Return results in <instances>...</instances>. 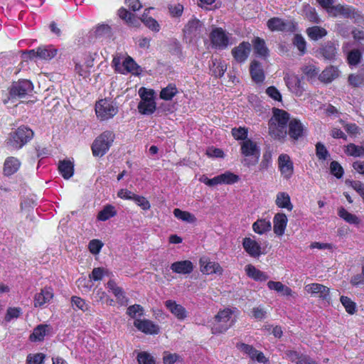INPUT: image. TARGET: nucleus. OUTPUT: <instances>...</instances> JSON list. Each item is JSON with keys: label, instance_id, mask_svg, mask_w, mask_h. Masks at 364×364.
<instances>
[{"label": "nucleus", "instance_id": "1", "mask_svg": "<svg viewBox=\"0 0 364 364\" xmlns=\"http://www.w3.org/2000/svg\"><path fill=\"white\" fill-rule=\"evenodd\" d=\"M289 114L284 110L274 108L273 117L269 122V133L274 139H283L287 134V124Z\"/></svg>", "mask_w": 364, "mask_h": 364}, {"label": "nucleus", "instance_id": "2", "mask_svg": "<svg viewBox=\"0 0 364 364\" xmlns=\"http://www.w3.org/2000/svg\"><path fill=\"white\" fill-rule=\"evenodd\" d=\"M33 136V132L27 127L21 126L9 134L7 146L13 149H20Z\"/></svg>", "mask_w": 364, "mask_h": 364}, {"label": "nucleus", "instance_id": "3", "mask_svg": "<svg viewBox=\"0 0 364 364\" xmlns=\"http://www.w3.org/2000/svg\"><path fill=\"white\" fill-rule=\"evenodd\" d=\"M115 139V134L111 130H106L100 134L92 144V151L95 156H104L112 146Z\"/></svg>", "mask_w": 364, "mask_h": 364}, {"label": "nucleus", "instance_id": "4", "mask_svg": "<svg viewBox=\"0 0 364 364\" xmlns=\"http://www.w3.org/2000/svg\"><path fill=\"white\" fill-rule=\"evenodd\" d=\"M235 321L232 316V311L230 309H224L218 313L215 316V321L212 326L213 333H221L230 328Z\"/></svg>", "mask_w": 364, "mask_h": 364}, {"label": "nucleus", "instance_id": "5", "mask_svg": "<svg viewBox=\"0 0 364 364\" xmlns=\"http://www.w3.org/2000/svg\"><path fill=\"white\" fill-rule=\"evenodd\" d=\"M330 16L337 17L341 16L346 18H352L355 23H359L364 21L361 14L354 7L348 5L337 4L330 10Z\"/></svg>", "mask_w": 364, "mask_h": 364}, {"label": "nucleus", "instance_id": "6", "mask_svg": "<svg viewBox=\"0 0 364 364\" xmlns=\"http://www.w3.org/2000/svg\"><path fill=\"white\" fill-rule=\"evenodd\" d=\"M118 112V108L112 102L102 99L97 102L95 105V113L97 117L101 120H108L112 118Z\"/></svg>", "mask_w": 364, "mask_h": 364}, {"label": "nucleus", "instance_id": "7", "mask_svg": "<svg viewBox=\"0 0 364 364\" xmlns=\"http://www.w3.org/2000/svg\"><path fill=\"white\" fill-rule=\"evenodd\" d=\"M210 40L213 48L224 50L229 45V35L222 28H215L210 33Z\"/></svg>", "mask_w": 364, "mask_h": 364}, {"label": "nucleus", "instance_id": "8", "mask_svg": "<svg viewBox=\"0 0 364 364\" xmlns=\"http://www.w3.org/2000/svg\"><path fill=\"white\" fill-rule=\"evenodd\" d=\"M33 84L27 80H18L12 83L9 89L11 98H23L32 92Z\"/></svg>", "mask_w": 364, "mask_h": 364}, {"label": "nucleus", "instance_id": "9", "mask_svg": "<svg viewBox=\"0 0 364 364\" xmlns=\"http://www.w3.org/2000/svg\"><path fill=\"white\" fill-rule=\"evenodd\" d=\"M287 86L296 96H301L306 90L304 83L302 82V77L294 75H287L284 77Z\"/></svg>", "mask_w": 364, "mask_h": 364}, {"label": "nucleus", "instance_id": "10", "mask_svg": "<svg viewBox=\"0 0 364 364\" xmlns=\"http://www.w3.org/2000/svg\"><path fill=\"white\" fill-rule=\"evenodd\" d=\"M279 171L286 179L291 177L294 173V165L289 155L282 154L278 158Z\"/></svg>", "mask_w": 364, "mask_h": 364}, {"label": "nucleus", "instance_id": "11", "mask_svg": "<svg viewBox=\"0 0 364 364\" xmlns=\"http://www.w3.org/2000/svg\"><path fill=\"white\" fill-rule=\"evenodd\" d=\"M251 51V44L243 41L235 47L231 53L234 59L240 63H244L248 58Z\"/></svg>", "mask_w": 364, "mask_h": 364}, {"label": "nucleus", "instance_id": "12", "mask_svg": "<svg viewBox=\"0 0 364 364\" xmlns=\"http://www.w3.org/2000/svg\"><path fill=\"white\" fill-rule=\"evenodd\" d=\"M200 271L203 274H223V268L221 266L215 262H211L210 259L207 257H202L199 261Z\"/></svg>", "mask_w": 364, "mask_h": 364}, {"label": "nucleus", "instance_id": "13", "mask_svg": "<svg viewBox=\"0 0 364 364\" xmlns=\"http://www.w3.org/2000/svg\"><path fill=\"white\" fill-rule=\"evenodd\" d=\"M236 346L240 351L248 355L252 360H256L259 363H263L267 361L263 353L258 351L252 346L244 343H237Z\"/></svg>", "mask_w": 364, "mask_h": 364}, {"label": "nucleus", "instance_id": "14", "mask_svg": "<svg viewBox=\"0 0 364 364\" xmlns=\"http://www.w3.org/2000/svg\"><path fill=\"white\" fill-rule=\"evenodd\" d=\"M203 23L196 18H193L188 21L183 30L184 36L187 38H192L200 34Z\"/></svg>", "mask_w": 364, "mask_h": 364}, {"label": "nucleus", "instance_id": "15", "mask_svg": "<svg viewBox=\"0 0 364 364\" xmlns=\"http://www.w3.org/2000/svg\"><path fill=\"white\" fill-rule=\"evenodd\" d=\"M304 289L309 294L323 299H328L329 297V288L323 284L313 283L306 285Z\"/></svg>", "mask_w": 364, "mask_h": 364}, {"label": "nucleus", "instance_id": "16", "mask_svg": "<svg viewBox=\"0 0 364 364\" xmlns=\"http://www.w3.org/2000/svg\"><path fill=\"white\" fill-rule=\"evenodd\" d=\"M134 325L138 330L146 334H157L159 331V326L150 320L136 319Z\"/></svg>", "mask_w": 364, "mask_h": 364}, {"label": "nucleus", "instance_id": "17", "mask_svg": "<svg viewBox=\"0 0 364 364\" xmlns=\"http://www.w3.org/2000/svg\"><path fill=\"white\" fill-rule=\"evenodd\" d=\"M241 152L245 156H255L259 158L260 150L256 142L250 139H245L241 144Z\"/></svg>", "mask_w": 364, "mask_h": 364}, {"label": "nucleus", "instance_id": "18", "mask_svg": "<svg viewBox=\"0 0 364 364\" xmlns=\"http://www.w3.org/2000/svg\"><path fill=\"white\" fill-rule=\"evenodd\" d=\"M53 297V291L50 287H44L40 293L34 296V306L41 307L45 304L49 302Z\"/></svg>", "mask_w": 364, "mask_h": 364}, {"label": "nucleus", "instance_id": "19", "mask_svg": "<svg viewBox=\"0 0 364 364\" xmlns=\"http://www.w3.org/2000/svg\"><path fill=\"white\" fill-rule=\"evenodd\" d=\"M304 132V127L302 123L296 119H292L289 122L288 134L293 139L297 140L301 137Z\"/></svg>", "mask_w": 364, "mask_h": 364}, {"label": "nucleus", "instance_id": "20", "mask_svg": "<svg viewBox=\"0 0 364 364\" xmlns=\"http://www.w3.org/2000/svg\"><path fill=\"white\" fill-rule=\"evenodd\" d=\"M193 264L190 260L175 262L171 265V269L177 274H188L193 272Z\"/></svg>", "mask_w": 364, "mask_h": 364}, {"label": "nucleus", "instance_id": "21", "mask_svg": "<svg viewBox=\"0 0 364 364\" xmlns=\"http://www.w3.org/2000/svg\"><path fill=\"white\" fill-rule=\"evenodd\" d=\"M287 217L284 213H277L273 219L274 232L279 236L284 235L287 224Z\"/></svg>", "mask_w": 364, "mask_h": 364}, {"label": "nucleus", "instance_id": "22", "mask_svg": "<svg viewBox=\"0 0 364 364\" xmlns=\"http://www.w3.org/2000/svg\"><path fill=\"white\" fill-rule=\"evenodd\" d=\"M242 245L250 256L257 257L261 255V247L257 241L245 237L243 239Z\"/></svg>", "mask_w": 364, "mask_h": 364}, {"label": "nucleus", "instance_id": "23", "mask_svg": "<svg viewBox=\"0 0 364 364\" xmlns=\"http://www.w3.org/2000/svg\"><path fill=\"white\" fill-rule=\"evenodd\" d=\"M267 25L269 29L272 31H284L291 28L290 23L278 17H274L269 19Z\"/></svg>", "mask_w": 364, "mask_h": 364}, {"label": "nucleus", "instance_id": "24", "mask_svg": "<svg viewBox=\"0 0 364 364\" xmlns=\"http://www.w3.org/2000/svg\"><path fill=\"white\" fill-rule=\"evenodd\" d=\"M339 70L335 66H328L318 75V79L323 83H330L339 76Z\"/></svg>", "mask_w": 364, "mask_h": 364}, {"label": "nucleus", "instance_id": "25", "mask_svg": "<svg viewBox=\"0 0 364 364\" xmlns=\"http://www.w3.org/2000/svg\"><path fill=\"white\" fill-rule=\"evenodd\" d=\"M165 306L179 320H183L187 316L185 308L175 301L167 300Z\"/></svg>", "mask_w": 364, "mask_h": 364}, {"label": "nucleus", "instance_id": "26", "mask_svg": "<svg viewBox=\"0 0 364 364\" xmlns=\"http://www.w3.org/2000/svg\"><path fill=\"white\" fill-rule=\"evenodd\" d=\"M250 71L252 78L255 82H261L264 80V71L262 70L261 64L259 62L253 60L251 63Z\"/></svg>", "mask_w": 364, "mask_h": 364}, {"label": "nucleus", "instance_id": "27", "mask_svg": "<svg viewBox=\"0 0 364 364\" xmlns=\"http://www.w3.org/2000/svg\"><path fill=\"white\" fill-rule=\"evenodd\" d=\"M20 161L14 157H9L4 162V172L6 176H11L16 173L19 167Z\"/></svg>", "mask_w": 364, "mask_h": 364}, {"label": "nucleus", "instance_id": "28", "mask_svg": "<svg viewBox=\"0 0 364 364\" xmlns=\"http://www.w3.org/2000/svg\"><path fill=\"white\" fill-rule=\"evenodd\" d=\"M337 53V48L333 42L328 41L320 49V53L322 56L327 60H332L335 58Z\"/></svg>", "mask_w": 364, "mask_h": 364}, {"label": "nucleus", "instance_id": "29", "mask_svg": "<svg viewBox=\"0 0 364 364\" xmlns=\"http://www.w3.org/2000/svg\"><path fill=\"white\" fill-rule=\"evenodd\" d=\"M139 113L144 115L153 114L156 108L154 100L140 101L137 106Z\"/></svg>", "mask_w": 364, "mask_h": 364}, {"label": "nucleus", "instance_id": "30", "mask_svg": "<svg viewBox=\"0 0 364 364\" xmlns=\"http://www.w3.org/2000/svg\"><path fill=\"white\" fill-rule=\"evenodd\" d=\"M118 15L120 18L124 20L128 25L136 27L139 25V20L134 14L128 11L126 9L121 8L118 11Z\"/></svg>", "mask_w": 364, "mask_h": 364}, {"label": "nucleus", "instance_id": "31", "mask_svg": "<svg viewBox=\"0 0 364 364\" xmlns=\"http://www.w3.org/2000/svg\"><path fill=\"white\" fill-rule=\"evenodd\" d=\"M276 205L282 208H287L288 210L293 209V205L290 200V196L285 192H279L277 195Z\"/></svg>", "mask_w": 364, "mask_h": 364}, {"label": "nucleus", "instance_id": "32", "mask_svg": "<svg viewBox=\"0 0 364 364\" xmlns=\"http://www.w3.org/2000/svg\"><path fill=\"white\" fill-rule=\"evenodd\" d=\"M253 43V48L255 53L262 57V58H267L269 55V50L268 48L266 46L265 42L263 39L257 37L254 39L252 41Z\"/></svg>", "mask_w": 364, "mask_h": 364}, {"label": "nucleus", "instance_id": "33", "mask_svg": "<svg viewBox=\"0 0 364 364\" xmlns=\"http://www.w3.org/2000/svg\"><path fill=\"white\" fill-rule=\"evenodd\" d=\"M245 269L248 277L256 281L262 282L266 281L268 279V276L264 272L256 269L252 264L247 265Z\"/></svg>", "mask_w": 364, "mask_h": 364}, {"label": "nucleus", "instance_id": "34", "mask_svg": "<svg viewBox=\"0 0 364 364\" xmlns=\"http://www.w3.org/2000/svg\"><path fill=\"white\" fill-rule=\"evenodd\" d=\"M57 49L52 46L38 48V58L42 60H50L57 55Z\"/></svg>", "mask_w": 364, "mask_h": 364}, {"label": "nucleus", "instance_id": "35", "mask_svg": "<svg viewBox=\"0 0 364 364\" xmlns=\"http://www.w3.org/2000/svg\"><path fill=\"white\" fill-rule=\"evenodd\" d=\"M58 169L65 179H69L74 173V165L70 161H63L60 162Z\"/></svg>", "mask_w": 364, "mask_h": 364}, {"label": "nucleus", "instance_id": "36", "mask_svg": "<svg viewBox=\"0 0 364 364\" xmlns=\"http://www.w3.org/2000/svg\"><path fill=\"white\" fill-rule=\"evenodd\" d=\"M139 66L130 56H127L124 60H122V71L120 72L122 74L132 73L134 74L138 73Z\"/></svg>", "mask_w": 364, "mask_h": 364}, {"label": "nucleus", "instance_id": "37", "mask_svg": "<svg viewBox=\"0 0 364 364\" xmlns=\"http://www.w3.org/2000/svg\"><path fill=\"white\" fill-rule=\"evenodd\" d=\"M309 37L314 41H317L327 35V31L320 26H312L306 30Z\"/></svg>", "mask_w": 364, "mask_h": 364}, {"label": "nucleus", "instance_id": "38", "mask_svg": "<svg viewBox=\"0 0 364 364\" xmlns=\"http://www.w3.org/2000/svg\"><path fill=\"white\" fill-rule=\"evenodd\" d=\"M48 326L47 325H38L30 335V340L31 341H43L48 331Z\"/></svg>", "mask_w": 364, "mask_h": 364}, {"label": "nucleus", "instance_id": "39", "mask_svg": "<svg viewBox=\"0 0 364 364\" xmlns=\"http://www.w3.org/2000/svg\"><path fill=\"white\" fill-rule=\"evenodd\" d=\"M252 229L255 232L262 235L271 230V223L266 220H258L253 223Z\"/></svg>", "mask_w": 364, "mask_h": 364}, {"label": "nucleus", "instance_id": "40", "mask_svg": "<svg viewBox=\"0 0 364 364\" xmlns=\"http://www.w3.org/2000/svg\"><path fill=\"white\" fill-rule=\"evenodd\" d=\"M116 214L117 212L114 207L111 205H107L99 212L97 219L102 221H105L110 218L114 217Z\"/></svg>", "mask_w": 364, "mask_h": 364}, {"label": "nucleus", "instance_id": "41", "mask_svg": "<svg viewBox=\"0 0 364 364\" xmlns=\"http://www.w3.org/2000/svg\"><path fill=\"white\" fill-rule=\"evenodd\" d=\"M267 286L270 289L275 290L277 292H282L284 295H291V289L287 286H284L280 282L269 281Z\"/></svg>", "mask_w": 364, "mask_h": 364}, {"label": "nucleus", "instance_id": "42", "mask_svg": "<svg viewBox=\"0 0 364 364\" xmlns=\"http://www.w3.org/2000/svg\"><path fill=\"white\" fill-rule=\"evenodd\" d=\"M363 146H357L354 144H349L346 146L345 153L351 156L360 157L363 156Z\"/></svg>", "mask_w": 364, "mask_h": 364}, {"label": "nucleus", "instance_id": "43", "mask_svg": "<svg viewBox=\"0 0 364 364\" xmlns=\"http://www.w3.org/2000/svg\"><path fill=\"white\" fill-rule=\"evenodd\" d=\"M107 288L112 292L119 301H123L125 298L123 289L118 287L114 281L109 280L107 284Z\"/></svg>", "mask_w": 364, "mask_h": 364}, {"label": "nucleus", "instance_id": "44", "mask_svg": "<svg viewBox=\"0 0 364 364\" xmlns=\"http://www.w3.org/2000/svg\"><path fill=\"white\" fill-rule=\"evenodd\" d=\"M173 215L178 219L190 223H195L196 220V217L193 214L189 212L183 211L178 208L174 209Z\"/></svg>", "mask_w": 364, "mask_h": 364}, {"label": "nucleus", "instance_id": "45", "mask_svg": "<svg viewBox=\"0 0 364 364\" xmlns=\"http://www.w3.org/2000/svg\"><path fill=\"white\" fill-rule=\"evenodd\" d=\"M338 213L341 218L350 224H358L360 222L359 218L355 215L348 212L343 208H340Z\"/></svg>", "mask_w": 364, "mask_h": 364}, {"label": "nucleus", "instance_id": "46", "mask_svg": "<svg viewBox=\"0 0 364 364\" xmlns=\"http://www.w3.org/2000/svg\"><path fill=\"white\" fill-rule=\"evenodd\" d=\"M178 92L177 88L173 85H168L166 87L161 90L160 97L164 100H171Z\"/></svg>", "mask_w": 364, "mask_h": 364}, {"label": "nucleus", "instance_id": "47", "mask_svg": "<svg viewBox=\"0 0 364 364\" xmlns=\"http://www.w3.org/2000/svg\"><path fill=\"white\" fill-rule=\"evenodd\" d=\"M301 69L308 80L314 79L319 72V69L314 65H304Z\"/></svg>", "mask_w": 364, "mask_h": 364}, {"label": "nucleus", "instance_id": "48", "mask_svg": "<svg viewBox=\"0 0 364 364\" xmlns=\"http://www.w3.org/2000/svg\"><path fill=\"white\" fill-rule=\"evenodd\" d=\"M141 21L146 26L154 31L158 32L160 29L159 23L154 18L148 16L146 14L142 15Z\"/></svg>", "mask_w": 364, "mask_h": 364}, {"label": "nucleus", "instance_id": "49", "mask_svg": "<svg viewBox=\"0 0 364 364\" xmlns=\"http://www.w3.org/2000/svg\"><path fill=\"white\" fill-rule=\"evenodd\" d=\"M227 70V65L217 60H213L212 71L215 77H221Z\"/></svg>", "mask_w": 364, "mask_h": 364}, {"label": "nucleus", "instance_id": "50", "mask_svg": "<svg viewBox=\"0 0 364 364\" xmlns=\"http://www.w3.org/2000/svg\"><path fill=\"white\" fill-rule=\"evenodd\" d=\"M362 58L361 52L358 49H353L348 53L347 60L350 65H357Z\"/></svg>", "mask_w": 364, "mask_h": 364}, {"label": "nucleus", "instance_id": "51", "mask_svg": "<svg viewBox=\"0 0 364 364\" xmlns=\"http://www.w3.org/2000/svg\"><path fill=\"white\" fill-rule=\"evenodd\" d=\"M348 82L353 87H359L364 85V76L361 74H350Z\"/></svg>", "mask_w": 364, "mask_h": 364}, {"label": "nucleus", "instance_id": "52", "mask_svg": "<svg viewBox=\"0 0 364 364\" xmlns=\"http://www.w3.org/2000/svg\"><path fill=\"white\" fill-rule=\"evenodd\" d=\"M219 176L222 184H232L237 182L239 180L238 176L230 171H226Z\"/></svg>", "mask_w": 364, "mask_h": 364}, {"label": "nucleus", "instance_id": "53", "mask_svg": "<svg viewBox=\"0 0 364 364\" xmlns=\"http://www.w3.org/2000/svg\"><path fill=\"white\" fill-rule=\"evenodd\" d=\"M136 358L139 364H156L154 358L146 351L138 353Z\"/></svg>", "mask_w": 364, "mask_h": 364}, {"label": "nucleus", "instance_id": "54", "mask_svg": "<svg viewBox=\"0 0 364 364\" xmlns=\"http://www.w3.org/2000/svg\"><path fill=\"white\" fill-rule=\"evenodd\" d=\"M306 18L311 22L318 23L321 21L316 11V9L310 6L304 8Z\"/></svg>", "mask_w": 364, "mask_h": 364}, {"label": "nucleus", "instance_id": "55", "mask_svg": "<svg viewBox=\"0 0 364 364\" xmlns=\"http://www.w3.org/2000/svg\"><path fill=\"white\" fill-rule=\"evenodd\" d=\"M95 36L100 38H110L112 36V30L110 26L106 24L98 26L95 29Z\"/></svg>", "mask_w": 364, "mask_h": 364}, {"label": "nucleus", "instance_id": "56", "mask_svg": "<svg viewBox=\"0 0 364 364\" xmlns=\"http://www.w3.org/2000/svg\"><path fill=\"white\" fill-rule=\"evenodd\" d=\"M341 304L345 307L346 311L350 314L355 312V304L348 297L342 296L340 299Z\"/></svg>", "mask_w": 364, "mask_h": 364}, {"label": "nucleus", "instance_id": "57", "mask_svg": "<svg viewBox=\"0 0 364 364\" xmlns=\"http://www.w3.org/2000/svg\"><path fill=\"white\" fill-rule=\"evenodd\" d=\"M335 31L344 38H347L350 33V27L347 23L338 22L335 25Z\"/></svg>", "mask_w": 364, "mask_h": 364}, {"label": "nucleus", "instance_id": "58", "mask_svg": "<svg viewBox=\"0 0 364 364\" xmlns=\"http://www.w3.org/2000/svg\"><path fill=\"white\" fill-rule=\"evenodd\" d=\"M90 68H87L85 65L81 62V60H79L78 59H76L75 60V71L77 73L82 76L84 78L87 77L90 75Z\"/></svg>", "mask_w": 364, "mask_h": 364}, {"label": "nucleus", "instance_id": "59", "mask_svg": "<svg viewBox=\"0 0 364 364\" xmlns=\"http://www.w3.org/2000/svg\"><path fill=\"white\" fill-rule=\"evenodd\" d=\"M71 302L73 307L75 306L76 308L82 310V311H87L89 309L88 305L86 304L85 300H83L80 297L73 296L71 298Z\"/></svg>", "mask_w": 364, "mask_h": 364}, {"label": "nucleus", "instance_id": "60", "mask_svg": "<svg viewBox=\"0 0 364 364\" xmlns=\"http://www.w3.org/2000/svg\"><path fill=\"white\" fill-rule=\"evenodd\" d=\"M232 134L237 140L247 139V129L244 127L233 128L232 129Z\"/></svg>", "mask_w": 364, "mask_h": 364}, {"label": "nucleus", "instance_id": "61", "mask_svg": "<svg viewBox=\"0 0 364 364\" xmlns=\"http://www.w3.org/2000/svg\"><path fill=\"white\" fill-rule=\"evenodd\" d=\"M141 101L154 100V91L145 87H141L139 90Z\"/></svg>", "mask_w": 364, "mask_h": 364}, {"label": "nucleus", "instance_id": "62", "mask_svg": "<svg viewBox=\"0 0 364 364\" xmlns=\"http://www.w3.org/2000/svg\"><path fill=\"white\" fill-rule=\"evenodd\" d=\"M331 173L336 178H341L343 175V169L337 161H332L330 166Z\"/></svg>", "mask_w": 364, "mask_h": 364}, {"label": "nucleus", "instance_id": "63", "mask_svg": "<svg viewBox=\"0 0 364 364\" xmlns=\"http://www.w3.org/2000/svg\"><path fill=\"white\" fill-rule=\"evenodd\" d=\"M294 44L298 50L304 54L306 50V41L304 38L299 34L295 35L294 38Z\"/></svg>", "mask_w": 364, "mask_h": 364}, {"label": "nucleus", "instance_id": "64", "mask_svg": "<svg viewBox=\"0 0 364 364\" xmlns=\"http://www.w3.org/2000/svg\"><path fill=\"white\" fill-rule=\"evenodd\" d=\"M45 355L43 353H36L33 355H28L27 356L28 364H41L43 362Z\"/></svg>", "mask_w": 364, "mask_h": 364}]
</instances>
